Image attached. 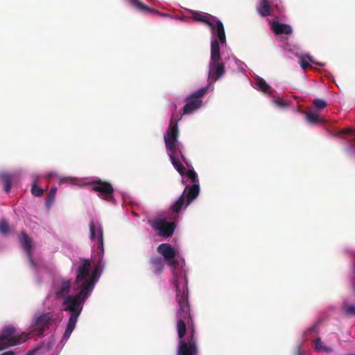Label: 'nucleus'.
<instances>
[{
  "mask_svg": "<svg viewBox=\"0 0 355 355\" xmlns=\"http://www.w3.org/2000/svg\"><path fill=\"white\" fill-rule=\"evenodd\" d=\"M306 119L311 124H319L324 123L325 120L320 117L318 114L313 111L305 112Z\"/></svg>",
  "mask_w": 355,
  "mask_h": 355,
  "instance_id": "412c9836",
  "label": "nucleus"
},
{
  "mask_svg": "<svg viewBox=\"0 0 355 355\" xmlns=\"http://www.w3.org/2000/svg\"><path fill=\"white\" fill-rule=\"evenodd\" d=\"M176 153H178L179 156L180 157L182 161L188 166L189 167L190 166V164L189 163V161L188 159H187V157L184 156L182 149L179 147V146H178V149H177V151Z\"/></svg>",
  "mask_w": 355,
  "mask_h": 355,
  "instance_id": "473e14b6",
  "label": "nucleus"
},
{
  "mask_svg": "<svg viewBox=\"0 0 355 355\" xmlns=\"http://www.w3.org/2000/svg\"><path fill=\"white\" fill-rule=\"evenodd\" d=\"M187 176L188 178H189L191 181V182L194 184H198V175L196 173V171L193 169H189L187 171H186Z\"/></svg>",
  "mask_w": 355,
  "mask_h": 355,
  "instance_id": "c756f323",
  "label": "nucleus"
},
{
  "mask_svg": "<svg viewBox=\"0 0 355 355\" xmlns=\"http://www.w3.org/2000/svg\"><path fill=\"white\" fill-rule=\"evenodd\" d=\"M315 349L317 351H323V352H330L331 349L329 347H327L324 346L323 343L321 341L320 338H318L315 340Z\"/></svg>",
  "mask_w": 355,
  "mask_h": 355,
  "instance_id": "c85d7f7f",
  "label": "nucleus"
},
{
  "mask_svg": "<svg viewBox=\"0 0 355 355\" xmlns=\"http://www.w3.org/2000/svg\"><path fill=\"white\" fill-rule=\"evenodd\" d=\"M179 119V118H175L174 114L172 115L170 124L164 136L166 148L170 153H176L178 149L179 137L178 121Z\"/></svg>",
  "mask_w": 355,
  "mask_h": 355,
  "instance_id": "1a4fd4ad",
  "label": "nucleus"
},
{
  "mask_svg": "<svg viewBox=\"0 0 355 355\" xmlns=\"http://www.w3.org/2000/svg\"><path fill=\"white\" fill-rule=\"evenodd\" d=\"M21 244L26 252L28 256H31L32 250V241L25 232H22L20 237Z\"/></svg>",
  "mask_w": 355,
  "mask_h": 355,
  "instance_id": "aec40b11",
  "label": "nucleus"
},
{
  "mask_svg": "<svg viewBox=\"0 0 355 355\" xmlns=\"http://www.w3.org/2000/svg\"><path fill=\"white\" fill-rule=\"evenodd\" d=\"M345 313L350 315H355V306L347 305L345 306Z\"/></svg>",
  "mask_w": 355,
  "mask_h": 355,
  "instance_id": "f704fd0d",
  "label": "nucleus"
},
{
  "mask_svg": "<svg viewBox=\"0 0 355 355\" xmlns=\"http://www.w3.org/2000/svg\"><path fill=\"white\" fill-rule=\"evenodd\" d=\"M53 322V318L50 313H44L35 315L33 318L31 326L30 327V331L25 332L28 335H37L42 338L45 336V331L47 330ZM29 338H28V340Z\"/></svg>",
  "mask_w": 355,
  "mask_h": 355,
  "instance_id": "0eeeda50",
  "label": "nucleus"
},
{
  "mask_svg": "<svg viewBox=\"0 0 355 355\" xmlns=\"http://www.w3.org/2000/svg\"><path fill=\"white\" fill-rule=\"evenodd\" d=\"M149 262L154 274L159 275L163 272L164 264L162 258L157 256H153L150 257Z\"/></svg>",
  "mask_w": 355,
  "mask_h": 355,
  "instance_id": "a211bd4d",
  "label": "nucleus"
},
{
  "mask_svg": "<svg viewBox=\"0 0 355 355\" xmlns=\"http://www.w3.org/2000/svg\"><path fill=\"white\" fill-rule=\"evenodd\" d=\"M28 257H29V262H30L31 266L35 268V262H34L31 255L28 256Z\"/></svg>",
  "mask_w": 355,
  "mask_h": 355,
  "instance_id": "4c0bfd02",
  "label": "nucleus"
},
{
  "mask_svg": "<svg viewBox=\"0 0 355 355\" xmlns=\"http://www.w3.org/2000/svg\"><path fill=\"white\" fill-rule=\"evenodd\" d=\"M91 261L89 259L81 261L77 270L76 284L79 291L75 295H67L62 303L63 309L71 313L62 340H67L75 329L85 300L92 291L95 282L100 275L90 273Z\"/></svg>",
  "mask_w": 355,
  "mask_h": 355,
  "instance_id": "f257e3e1",
  "label": "nucleus"
},
{
  "mask_svg": "<svg viewBox=\"0 0 355 355\" xmlns=\"http://www.w3.org/2000/svg\"><path fill=\"white\" fill-rule=\"evenodd\" d=\"M225 64L220 61L218 42L216 40H212L211 42V58L209 64V85L207 87L218 80L225 74Z\"/></svg>",
  "mask_w": 355,
  "mask_h": 355,
  "instance_id": "39448f33",
  "label": "nucleus"
},
{
  "mask_svg": "<svg viewBox=\"0 0 355 355\" xmlns=\"http://www.w3.org/2000/svg\"><path fill=\"white\" fill-rule=\"evenodd\" d=\"M89 239L96 247V254L94 259V270L92 272L101 275L103 268V258L104 254L103 228L101 223L97 220H91L89 224Z\"/></svg>",
  "mask_w": 355,
  "mask_h": 355,
  "instance_id": "7ed1b4c3",
  "label": "nucleus"
},
{
  "mask_svg": "<svg viewBox=\"0 0 355 355\" xmlns=\"http://www.w3.org/2000/svg\"><path fill=\"white\" fill-rule=\"evenodd\" d=\"M131 3L137 8L146 12L158 13V11L144 5L139 0H131Z\"/></svg>",
  "mask_w": 355,
  "mask_h": 355,
  "instance_id": "b1692460",
  "label": "nucleus"
},
{
  "mask_svg": "<svg viewBox=\"0 0 355 355\" xmlns=\"http://www.w3.org/2000/svg\"><path fill=\"white\" fill-rule=\"evenodd\" d=\"M271 29L276 35H291L293 33V29L290 25L277 21H273L271 23Z\"/></svg>",
  "mask_w": 355,
  "mask_h": 355,
  "instance_id": "dca6fc26",
  "label": "nucleus"
},
{
  "mask_svg": "<svg viewBox=\"0 0 355 355\" xmlns=\"http://www.w3.org/2000/svg\"><path fill=\"white\" fill-rule=\"evenodd\" d=\"M28 338V335L25 332L17 334L13 325L6 326L0 332V351L23 344Z\"/></svg>",
  "mask_w": 355,
  "mask_h": 355,
  "instance_id": "423d86ee",
  "label": "nucleus"
},
{
  "mask_svg": "<svg viewBox=\"0 0 355 355\" xmlns=\"http://www.w3.org/2000/svg\"><path fill=\"white\" fill-rule=\"evenodd\" d=\"M200 192V186L198 184H194L192 186H186L182 194L172 205L171 209L175 216L182 210L184 205H189L196 198L198 197Z\"/></svg>",
  "mask_w": 355,
  "mask_h": 355,
  "instance_id": "6e6552de",
  "label": "nucleus"
},
{
  "mask_svg": "<svg viewBox=\"0 0 355 355\" xmlns=\"http://www.w3.org/2000/svg\"><path fill=\"white\" fill-rule=\"evenodd\" d=\"M4 189L6 193H9L11 189L12 178L9 174L5 173L1 175Z\"/></svg>",
  "mask_w": 355,
  "mask_h": 355,
  "instance_id": "393cba45",
  "label": "nucleus"
},
{
  "mask_svg": "<svg viewBox=\"0 0 355 355\" xmlns=\"http://www.w3.org/2000/svg\"><path fill=\"white\" fill-rule=\"evenodd\" d=\"M337 135H343L344 139L349 143V146L346 149L348 153H355V129L352 128H343L338 132Z\"/></svg>",
  "mask_w": 355,
  "mask_h": 355,
  "instance_id": "4468645a",
  "label": "nucleus"
},
{
  "mask_svg": "<svg viewBox=\"0 0 355 355\" xmlns=\"http://www.w3.org/2000/svg\"><path fill=\"white\" fill-rule=\"evenodd\" d=\"M191 15V18L196 21L203 22L209 26L211 31L214 30V23L216 17L208 13H205L200 11L190 10Z\"/></svg>",
  "mask_w": 355,
  "mask_h": 355,
  "instance_id": "ddd939ff",
  "label": "nucleus"
},
{
  "mask_svg": "<svg viewBox=\"0 0 355 355\" xmlns=\"http://www.w3.org/2000/svg\"><path fill=\"white\" fill-rule=\"evenodd\" d=\"M9 232V225L5 220L0 221V232L7 234Z\"/></svg>",
  "mask_w": 355,
  "mask_h": 355,
  "instance_id": "2f4dec72",
  "label": "nucleus"
},
{
  "mask_svg": "<svg viewBox=\"0 0 355 355\" xmlns=\"http://www.w3.org/2000/svg\"><path fill=\"white\" fill-rule=\"evenodd\" d=\"M182 183H183V184H184V183H185V182H184V178L182 179Z\"/></svg>",
  "mask_w": 355,
  "mask_h": 355,
  "instance_id": "a19ab883",
  "label": "nucleus"
},
{
  "mask_svg": "<svg viewBox=\"0 0 355 355\" xmlns=\"http://www.w3.org/2000/svg\"><path fill=\"white\" fill-rule=\"evenodd\" d=\"M175 153H170L169 157L173 164L175 168L178 171V172L181 175H184L186 173V168L185 166L180 162V161L175 157Z\"/></svg>",
  "mask_w": 355,
  "mask_h": 355,
  "instance_id": "5701e85b",
  "label": "nucleus"
},
{
  "mask_svg": "<svg viewBox=\"0 0 355 355\" xmlns=\"http://www.w3.org/2000/svg\"><path fill=\"white\" fill-rule=\"evenodd\" d=\"M186 280L183 276L177 281L178 302L179 309L177 313V331L180 338L178 355H197L198 352L196 331L190 313V306L185 297Z\"/></svg>",
  "mask_w": 355,
  "mask_h": 355,
  "instance_id": "f03ea898",
  "label": "nucleus"
},
{
  "mask_svg": "<svg viewBox=\"0 0 355 355\" xmlns=\"http://www.w3.org/2000/svg\"><path fill=\"white\" fill-rule=\"evenodd\" d=\"M273 1L260 0L257 6V11L261 17L270 16L272 13V5Z\"/></svg>",
  "mask_w": 355,
  "mask_h": 355,
  "instance_id": "2eb2a0df",
  "label": "nucleus"
},
{
  "mask_svg": "<svg viewBox=\"0 0 355 355\" xmlns=\"http://www.w3.org/2000/svg\"><path fill=\"white\" fill-rule=\"evenodd\" d=\"M157 251L159 254H162L164 257V261H166L169 266L173 267V268H175L177 266H178L179 263L177 260H175L174 258L176 255V252L175 250V248H173L170 244L168 243H162L159 245V246L157 248ZM173 284L176 289V298L178 299V288L176 286L177 281L180 279L181 276H183L185 278L187 284L186 287L184 288L185 292V297L187 299V301L188 302V279L186 275V273L182 270H175L173 269Z\"/></svg>",
  "mask_w": 355,
  "mask_h": 355,
  "instance_id": "20e7f679",
  "label": "nucleus"
},
{
  "mask_svg": "<svg viewBox=\"0 0 355 355\" xmlns=\"http://www.w3.org/2000/svg\"><path fill=\"white\" fill-rule=\"evenodd\" d=\"M257 85L258 89L264 92V93H270L271 87L266 82L263 78L259 79L257 83Z\"/></svg>",
  "mask_w": 355,
  "mask_h": 355,
  "instance_id": "a878e982",
  "label": "nucleus"
},
{
  "mask_svg": "<svg viewBox=\"0 0 355 355\" xmlns=\"http://www.w3.org/2000/svg\"><path fill=\"white\" fill-rule=\"evenodd\" d=\"M318 327V324H315V325H313L311 327H310L307 330L306 333H311V332L316 331Z\"/></svg>",
  "mask_w": 355,
  "mask_h": 355,
  "instance_id": "c9c22d12",
  "label": "nucleus"
},
{
  "mask_svg": "<svg viewBox=\"0 0 355 355\" xmlns=\"http://www.w3.org/2000/svg\"><path fill=\"white\" fill-rule=\"evenodd\" d=\"M150 226L159 231V235L165 238L171 236L175 229L174 221L168 222L164 218H155L148 220Z\"/></svg>",
  "mask_w": 355,
  "mask_h": 355,
  "instance_id": "9b49d317",
  "label": "nucleus"
},
{
  "mask_svg": "<svg viewBox=\"0 0 355 355\" xmlns=\"http://www.w3.org/2000/svg\"><path fill=\"white\" fill-rule=\"evenodd\" d=\"M309 61L311 62V63L315 64H317L318 66H322L323 65V64L315 61L312 56H311L309 55H305V56H301L300 57V64L301 67L303 69L305 70V69H306L308 68L312 69V67L309 63Z\"/></svg>",
  "mask_w": 355,
  "mask_h": 355,
  "instance_id": "4be33fe9",
  "label": "nucleus"
},
{
  "mask_svg": "<svg viewBox=\"0 0 355 355\" xmlns=\"http://www.w3.org/2000/svg\"><path fill=\"white\" fill-rule=\"evenodd\" d=\"M0 355H15V352L14 351H7Z\"/></svg>",
  "mask_w": 355,
  "mask_h": 355,
  "instance_id": "e433bc0d",
  "label": "nucleus"
},
{
  "mask_svg": "<svg viewBox=\"0 0 355 355\" xmlns=\"http://www.w3.org/2000/svg\"><path fill=\"white\" fill-rule=\"evenodd\" d=\"M207 89L208 87L201 88L187 97V103L183 107L184 114H189L201 107L202 101L200 98L206 94Z\"/></svg>",
  "mask_w": 355,
  "mask_h": 355,
  "instance_id": "9d476101",
  "label": "nucleus"
},
{
  "mask_svg": "<svg viewBox=\"0 0 355 355\" xmlns=\"http://www.w3.org/2000/svg\"><path fill=\"white\" fill-rule=\"evenodd\" d=\"M276 105L279 107H286L288 105V103L282 98H277L274 101Z\"/></svg>",
  "mask_w": 355,
  "mask_h": 355,
  "instance_id": "72a5a7b5",
  "label": "nucleus"
},
{
  "mask_svg": "<svg viewBox=\"0 0 355 355\" xmlns=\"http://www.w3.org/2000/svg\"><path fill=\"white\" fill-rule=\"evenodd\" d=\"M313 105L318 110H322L327 106V102L323 99L315 98L312 101Z\"/></svg>",
  "mask_w": 355,
  "mask_h": 355,
  "instance_id": "cd10ccee",
  "label": "nucleus"
},
{
  "mask_svg": "<svg viewBox=\"0 0 355 355\" xmlns=\"http://www.w3.org/2000/svg\"><path fill=\"white\" fill-rule=\"evenodd\" d=\"M92 191L99 193V196L105 200H110L113 198L114 188L107 182L97 180L91 182Z\"/></svg>",
  "mask_w": 355,
  "mask_h": 355,
  "instance_id": "f8f14e48",
  "label": "nucleus"
},
{
  "mask_svg": "<svg viewBox=\"0 0 355 355\" xmlns=\"http://www.w3.org/2000/svg\"><path fill=\"white\" fill-rule=\"evenodd\" d=\"M37 184V180H35L31 187V193L35 196L41 197L44 193V189L38 187Z\"/></svg>",
  "mask_w": 355,
  "mask_h": 355,
  "instance_id": "bb28decb",
  "label": "nucleus"
},
{
  "mask_svg": "<svg viewBox=\"0 0 355 355\" xmlns=\"http://www.w3.org/2000/svg\"><path fill=\"white\" fill-rule=\"evenodd\" d=\"M274 6L275 7V8H276L277 10H279V11L280 10V8H279V6H278L277 4L275 5Z\"/></svg>",
  "mask_w": 355,
  "mask_h": 355,
  "instance_id": "58836bf2",
  "label": "nucleus"
},
{
  "mask_svg": "<svg viewBox=\"0 0 355 355\" xmlns=\"http://www.w3.org/2000/svg\"><path fill=\"white\" fill-rule=\"evenodd\" d=\"M175 217H176V216H173V218H175ZM171 219H173V217H171Z\"/></svg>",
  "mask_w": 355,
  "mask_h": 355,
  "instance_id": "79ce46f5",
  "label": "nucleus"
},
{
  "mask_svg": "<svg viewBox=\"0 0 355 355\" xmlns=\"http://www.w3.org/2000/svg\"><path fill=\"white\" fill-rule=\"evenodd\" d=\"M297 355H300V347L297 348Z\"/></svg>",
  "mask_w": 355,
  "mask_h": 355,
  "instance_id": "ea45409f",
  "label": "nucleus"
},
{
  "mask_svg": "<svg viewBox=\"0 0 355 355\" xmlns=\"http://www.w3.org/2000/svg\"><path fill=\"white\" fill-rule=\"evenodd\" d=\"M214 30L211 31L212 34H216L218 39H216L218 43L225 44L226 42V36L225 33V28L222 21L216 20L214 23Z\"/></svg>",
  "mask_w": 355,
  "mask_h": 355,
  "instance_id": "f3484780",
  "label": "nucleus"
},
{
  "mask_svg": "<svg viewBox=\"0 0 355 355\" xmlns=\"http://www.w3.org/2000/svg\"><path fill=\"white\" fill-rule=\"evenodd\" d=\"M56 191H57V188L55 187L51 188V189L48 193V196L46 197V203L48 205H51L54 201Z\"/></svg>",
  "mask_w": 355,
  "mask_h": 355,
  "instance_id": "7c9ffc66",
  "label": "nucleus"
},
{
  "mask_svg": "<svg viewBox=\"0 0 355 355\" xmlns=\"http://www.w3.org/2000/svg\"><path fill=\"white\" fill-rule=\"evenodd\" d=\"M71 281L67 279L62 280L55 291L56 297L58 299L62 297L65 298L67 295H69Z\"/></svg>",
  "mask_w": 355,
  "mask_h": 355,
  "instance_id": "6ab92c4d",
  "label": "nucleus"
}]
</instances>
